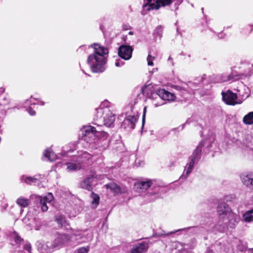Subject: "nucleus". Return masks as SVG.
Returning a JSON list of instances; mask_svg holds the SVG:
<instances>
[{
  "instance_id": "1",
  "label": "nucleus",
  "mask_w": 253,
  "mask_h": 253,
  "mask_svg": "<svg viewBox=\"0 0 253 253\" xmlns=\"http://www.w3.org/2000/svg\"><path fill=\"white\" fill-rule=\"evenodd\" d=\"M94 49L93 54L87 58V63H106L109 54V49L99 43H94L91 45Z\"/></svg>"
},
{
  "instance_id": "2",
  "label": "nucleus",
  "mask_w": 253,
  "mask_h": 253,
  "mask_svg": "<svg viewBox=\"0 0 253 253\" xmlns=\"http://www.w3.org/2000/svg\"><path fill=\"white\" fill-rule=\"evenodd\" d=\"M175 0H147V2L143 5L144 7H147V10H158L161 7L170 5Z\"/></svg>"
},
{
  "instance_id": "3",
  "label": "nucleus",
  "mask_w": 253,
  "mask_h": 253,
  "mask_svg": "<svg viewBox=\"0 0 253 253\" xmlns=\"http://www.w3.org/2000/svg\"><path fill=\"white\" fill-rule=\"evenodd\" d=\"M222 95L223 101L228 105H235L242 102V100L238 98L236 94L230 90H228L225 92H222Z\"/></svg>"
},
{
  "instance_id": "4",
  "label": "nucleus",
  "mask_w": 253,
  "mask_h": 253,
  "mask_svg": "<svg viewBox=\"0 0 253 253\" xmlns=\"http://www.w3.org/2000/svg\"><path fill=\"white\" fill-rule=\"evenodd\" d=\"M53 199V196L51 193H49L45 196H37L36 200L40 202V206L42 211H46L48 208L47 206V203H50Z\"/></svg>"
},
{
  "instance_id": "5",
  "label": "nucleus",
  "mask_w": 253,
  "mask_h": 253,
  "mask_svg": "<svg viewBox=\"0 0 253 253\" xmlns=\"http://www.w3.org/2000/svg\"><path fill=\"white\" fill-rule=\"evenodd\" d=\"M132 48L127 45H121L119 48V56L125 60H128L130 58L132 55Z\"/></svg>"
},
{
  "instance_id": "6",
  "label": "nucleus",
  "mask_w": 253,
  "mask_h": 253,
  "mask_svg": "<svg viewBox=\"0 0 253 253\" xmlns=\"http://www.w3.org/2000/svg\"><path fill=\"white\" fill-rule=\"evenodd\" d=\"M152 184L151 180L142 181L135 183L134 185V189L139 193L145 192L148 189Z\"/></svg>"
},
{
  "instance_id": "7",
  "label": "nucleus",
  "mask_w": 253,
  "mask_h": 253,
  "mask_svg": "<svg viewBox=\"0 0 253 253\" xmlns=\"http://www.w3.org/2000/svg\"><path fill=\"white\" fill-rule=\"evenodd\" d=\"M71 240V237L66 234H58L56 238L54 239L52 247L53 248L57 247L61 245H63Z\"/></svg>"
},
{
  "instance_id": "8",
  "label": "nucleus",
  "mask_w": 253,
  "mask_h": 253,
  "mask_svg": "<svg viewBox=\"0 0 253 253\" xmlns=\"http://www.w3.org/2000/svg\"><path fill=\"white\" fill-rule=\"evenodd\" d=\"M222 218L224 223L231 227L234 226L239 219L238 215L233 213L231 210L225 215L224 218Z\"/></svg>"
},
{
  "instance_id": "9",
  "label": "nucleus",
  "mask_w": 253,
  "mask_h": 253,
  "mask_svg": "<svg viewBox=\"0 0 253 253\" xmlns=\"http://www.w3.org/2000/svg\"><path fill=\"white\" fill-rule=\"evenodd\" d=\"M105 186L107 189H109L111 192L114 193L115 194L125 193L127 191V189L126 187H121L114 182L106 184L105 185Z\"/></svg>"
},
{
  "instance_id": "10",
  "label": "nucleus",
  "mask_w": 253,
  "mask_h": 253,
  "mask_svg": "<svg viewBox=\"0 0 253 253\" xmlns=\"http://www.w3.org/2000/svg\"><path fill=\"white\" fill-rule=\"evenodd\" d=\"M157 94L159 95L160 98L165 100L172 101L175 99V96L174 94L164 89H159L157 90Z\"/></svg>"
},
{
  "instance_id": "11",
  "label": "nucleus",
  "mask_w": 253,
  "mask_h": 253,
  "mask_svg": "<svg viewBox=\"0 0 253 253\" xmlns=\"http://www.w3.org/2000/svg\"><path fill=\"white\" fill-rule=\"evenodd\" d=\"M72 235L76 237V240H82L84 242L90 241L93 238L91 232H88L85 235L84 233L77 231L74 232Z\"/></svg>"
},
{
  "instance_id": "12",
  "label": "nucleus",
  "mask_w": 253,
  "mask_h": 253,
  "mask_svg": "<svg viewBox=\"0 0 253 253\" xmlns=\"http://www.w3.org/2000/svg\"><path fill=\"white\" fill-rule=\"evenodd\" d=\"M103 113H105L103 118L104 125L109 127L111 126L113 124L115 120L114 115L107 108H106L103 110Z\"/></svg>"
},
{
  "instance_id": "13",
  "label": "nucleus",
  "mask_w": 253,
  "mask_h": 253,
  "mask_svg": "<svg viewBox=\"0 0 253 253\" xmlns=\"http://www.w3.org/2000/svg\"><path fill=\"white\" fill-rule=\"evenodd\" d=\"M242 182L247 187L253 189V174L244 173L240 176Z\"/></svg>"
},
{
  "instance_id": "14",
  "label": "nucleus",
  "mask_w": 253,
  "mask_h": 253,
  "mask_svg": "<svg viewBox=\"0 0 253 253\" xmlns=\"http://www.w3.org/2000/svg\"><path fill=\"white\" fill-rule=\"evenodd\" d=\"M95 177L93 175L87 177L81 182V187L88 191L91 190L92 189V185L95 182Z\"/></svg>"
},
{
  "instance_id": "15",
  "label": "nucleus",
  "mask_w": 253,
  "mask_h": 253,
  "mask_svg": "<svg viewBox=\"0 0 253 253\" xmlns=\"http://www.w3.org/2000/svg\"><path fill=\"white\" fill-rule=\"evenodd\" d=\"M84 139L87 141H90L88 138L94 139L96 131L95 128L92 126H86L84 128Z\"/></svg>"
},
{
  "instance_id": "16",
  "label": "nucleus",
  "mask_w": 253,
  "mask_h": 253,
  "mask_svg": "<svg viewBox=\"0 0 253 253\" xmlns=\"http://www.w3.org/2000/svg\"><path fill=\"white\" fill-rule=\"evenodd\" d=\"M230 208L225 203H221L218 205L217 212L221 218H224L225 215L229 212Z\"/></svg>"
},
{
  "instance_id": "17",
  "label": "nucleus",
  "mask_w": 253,
  "mask_h": 253,
  "mask_svg": "<svg viewBox=\"0 0 253 253\" xmlns=\"http://www.w3.org/2000/svg\"><path fill=\"white\" fill-rule=\"evenodd\" d=\"M147 243L142 242L136 245L131 250V253H143L148 249Z\"/></svg>"
},
{
  "instance_id": "18",
  "label": "nucleus",
  "mask_w": 253,
  "mask_h": 253,
  "mask_svg": "<svg viewBox=\"0 0 253 253\" xmlns=\"http://www.w3.org/2000/svg\"><path fill=\"white\" fill-rule=\"evenodd\" d=\"M204 145L203 142H201L197 146V148L195 149L191 157V160L197 162L200 157V153L202 150V148Z\"/></svg>"
},
{
  "instance_id": "19",
  "label": "nucleus",
  "mask_w": 253,
  "mask_h": 253,
  "mask_svg": "<svg viewBox=\"0 0 253 253\" xmlns=\"http://www.w3.org/2000/svg\"><path fill=\"white\" fill-rule=\"evenodd\" d=\"M66 165L67 166V169L69 171L79 170L82 168L81 163L78 162L77 160L76 162L67 163Z\"/></svg>"
},
{
  "instance_id": "20",
  "label": "nucleus",
  "mask_w": 253,
  "mask_h": 253,
  "mask_svg": "<svg viewBox=\"0 0 253 253\" xmlns=\"http://www.w3.org/2000/svg\"><path fill=\"white\" fill-rule=\"evenodd\" d=\"M93 73H101L106 69L105 64H89Z\"/></svg>"
},
{
  "instance_id": "21",
  "label": "nucleus",
  "mask_w": 253,
  "mask_h": 253,
  "mask_svg": "<svg viewBox=\"0 0 253 253\" xmlns=\"http://www.w3.org/2000/svg\"><path fill=\"white\" fill-rule=\"evenodd\" d=\"M91 206L92 208L94 209L97 207L99 203L100 197L99 196L93 192H92L90 195Z\"/></svg>"
},
{
  "instance_id": "22",
  "label": "nucleus",
  "mask_w": 253,
  "mask_h": 253,
  "mask_svg": "<svg viewBox=\"0 0 253 253\" xmlns=\"http://www.w3.org/2000/svg\"><path fill=\"white\" fill-rule=\"evenodd\" d=\"M16 203L22 208H26L28 206L30 201L29 200L23 197H20L16 200Z\"/></svg>"
},
{
  "instance_id": "23",
  "label": "nucleus",
  "mask_w": 253,
  "mask_h": 253,
  "mask_svg": "<svg viewBox=\"0 0 253 253\" xmlns=\"http://www.w3.org/2000/svg\"><path fill=\"white\" fill-rule=\"evenodd\" d=\"M243 219L246 222H253V209L246 212L243 215Z\"/></svg>"
},
{
  "instance_id": "24",
  "label": "nucleus",
  "mask_w": 253,
  "mask_h": 253,
  "mask_svg": "<svg viewBox=\"0 0 253 253\" xmlns=\"http://www.w3.org/2000/svg\"><path fill=\"white\" fill-rule=\"evenodd\" d=\"M90 158L89 154L86 152L83 153L80 156L77 158L78 162H80L82 164V167H83V164L85 163Z\"/></svg>"
},
{
  "instance_id": "25",
  "label": "nucleus",
  "mask_w": 253,
  "mask_h": 253,
  "mask_svg": "<svg viewBox=\"0 0 253 253\" xmlns=\"http://www.w3.org/2000/svg\"><path fill=\"white\" fill-rule=\"evenodd\" d=\"M43 155L46 157L49 161H53L56 159V154L50 149H48L45 150Z\"/></svg>"
},
{
  "instance_id": "26",
  "label": "nucleus",
  "mask_w": 253,
  "mask_h": 253,
  "mask_svg": "<svg viewBox=\"0 0 253 253\" xmlns=\"http://www.w3.org/2000/svg\"><path fill=\"white\" fill-rule=\"evenodd\" d=\"M243 121L245 124H253V112H251L245 115L243 118Z\"/></svg>"
},
{
  "instance_id": "27",
  "label": "nucleus",
  "mask_w": 253,
  "mask_h": 253,
  "mask_svg": "<svg viewBox=\"0 0 253 253\" xmlns=\"http://www.w3.org/2000/svg\"><path fill=\"white\" fill-rule=\"evenodd\" d=\"M138 117L137 115H129L126 117L125 121L130 123L132 125H134L137 122Z\"/></svg>"
},
{
  "instance_id": "28",
  "label": "nucleus",
  "mask_w": 253,
  "mask_h": 253,
  "mask_svg": "<svg viewBox=\"0 0 253 253\" xmlns=\"http://www.w3.org/2000/svg\"><path fill=\"white\" fill-rule=\"evenodd\" d=\"M222 248H223V252H224V253H233V252L232 248L229 244L225 246L223 245L219 248L220 249H221Z\"/></svg>"
},
{
  "instance_id": "29",
  "label": "nucleus",
  "mask_w": 253,
  "mask_h": 253,
  "mask_svg": "<svg viewBox=\"0 0 253 253\" xmlns=\"http://www.w3.org/2000/svg\"><path fill=\"white\" fill-rule=\"evenodd\" d=\"M25 182L27 184H31L33 183H36L37 182L38 179L36 178L32 177H26L24 179H23Z\"/></svg>"
},
{
  "instance_id": "30",
  "label": "nucleus",
  "mask_w": 253,
  "mask_h": 253,
  "mask_svg": "<svg viewBox=\"0 0 253 253\" xmlns=\"http://www.w3.org/2000/svg\"><path fill=\"white\" fill-rule=\"evenodd\" d=\"M196 162H195L191 160L186 170V173L187 175H188L191 172Z\"/></svg>"
},
{
  "instance_id": "31",
  "label": "nucleus",
  "mask_w": 253,
  "mask_h": 253,
  "mask_svg": "<svg viewBox=\"0 0 253 253\" xmlns=\"http://www.w3.org/2000/svg\"><path fill=\"white\" fill-rule=\"evenodd\" d=\"M163 28L162 26H158L155 31L154 34L157 35L159 36L160 38H161L162 37L163 34Z\"/></svg>"
},
{
  "instance_id": "32",
  "label": "nucleus",
  "mask_w": 253,
  "mask_h": 253,
  "mask_svg": "<svg viewBox=\"0 0 253 253\" xmlns=\"http://www.w3.org/2000/svg\"><path fill=\"white\" fill-rule=\"evenodd\" d=\"M56 220L59 226L62 227L63 226V223L65 221V217L62 215H59L56 217Z\"/></svg>"
},
{
  "instance_id": "33",
  "label": "nucleus",
  "mask_w": 253,
  "mask_h": 253,
  "mask_svg": "<svg viewBox=\"0 0 253 253\" xmlns=\"http://www.w3.org/2000/svg\"><path fill=\"white\" fill-rule=\"evenodd\" d=\"M12 237L17 244H19L22 241V239L16 233L13 234Z\"/></svg>"
},
{
  "instance_id": "34",
  "label": "nucleus",
  "mask_w": 253,
  "mask_h": 253,
  "mask_svg": "<svg viewBox=\"0 0 253 253\" xmlns=\"http://www.w3.org/2000/svg\"><path fill=\"white\" fill-rule=\"evenodd\" d=\"M89 247L86 246L85 247H81L78 249V253H87L89 252Z\"/></svg>"
},
{
  "instance_id": "35",
  "label": "nucleus",
  "mask_w": 253,
  "mask_h": 253,
  "mask_svg": "<svg viewBox=\"0 0 253 253\" xmlns=\"http://www.w3.org/2000/svg\"><path fill=\"white\" fill-rule=\"evenodd\" d=\"M155 59V57L154 56H152L149 54L147 58V63H153V61Z\"/></svg>"
},
{
  "instance_id": "36",
  "label": "nucleus",
  "mask_w": 253,
  "mask_h": 253,
  "mask_svg": "<svg viewBox=\"0 0 253 253\" xmlns=\"http://www.w3.org/2000/svg\"><path fill=\"white\" fill-rule=\"evenodd\" d=\"M24 249H25V250H27L29 252H30L31 250V245L30 244H26L24 246Z\"/></svg>"
},
{
  "instance_id": "37",
  "label": "nucleus",
  "mask_w": 253,
  "mask_h": 253,
  "mask_svg": "<svg viewBox=\"0 0 253 253\" xmlns=\"http://www.w3.org/2000/svg\"><path fill=\"white\" fill-rule=\"evenodd\" d=\"M27 111L32 116L35 115L36 114L35 111L33 110L31 107H29L27 109Z\"/></svg>"
},
{
  "instance_id": "38",
  "label": "nucleus",
  "mask_w": 253,
  "mask_h": 253,
  "mask_svg": "<svg viewBox=\"0 0 253 253\" xmlns=\"http://www.w3.org/2000/svg\"><path fill=\"white\" fill-rule=\"evenodd\" d=\"M146 107H145L143 109V116H142V122L143 124L144 123L145 116H146Z\"/></svg>"
},
{
  "instance_id": "39",
  "label": "nucleus",
  "mask_w": 253,
  "mask_h": 253,
  "mask_svg": "<svg viewBox=\"0 0 253 253\" xmlns=\"http://www.w3.org/2000/svg\"><path fill=\"white\" fill-rule=\"evenodd\" d=\"M41 226V223L40 222H37L36 221V225L34 227V229L35 230H38L40 229Z\"/></svg>"
},
{
  "instance_id": "40",
  "label": "nucleus",
  "mask_w": 253,
  "mask_h": 253,
  "mask_svg": "<svg viewBox=\"0 0 253 253\" xmlns=\"http://www.w3.org/2000/svg\"><path fill=\"white\" fill-rule=\"evenodd\" d=\"M241 95L242 96V98L245 99H246L247 98H248L250 94L248 93H247L246 94H241Z\"/></svg>"
},
{
  "instance_id": "41",
  "label": "nucleus",
  "mask_w": 253,
  "mask_h": 253,
  "mask_svg": "<svg viewBox=\"0 0 253 253\" xmlns=\"http://www.w3.org/2000/svg\"><path fill=\"white\" fill-rule=\"evenodd\" d=\"M248 253H253V249H250V250H249Z\"/></svg>"
},
{
  "instance_id": "42",
  "label": "nucleus",
  "mask_w": 253,
  "mask_h": 253,
  "mask_svg": "<svg viewBox=\"0 0 253 253\" xmlns=\"http://www.w3.org/2000/svg\"><path fill=\"white\" fill-rule=\"evenodd\" d=\"M219 246H220V245H218V244H216V245H215V247L217 249H218L219 247Z\"/></svg>"
},
{
  "instance_id": "43",
  "label": "nucleus",
  "mask_w": 253,
  "mask_h": 253,
  "mask_svg": "<svg viewBox=\"0 0 253 253\" xmlns=\"http://www.w3.org/2000/svg\"><path fill=\"white\" fill-rule=\"evenodd\" d=\"M244 90L245 91H249V88L248 87H246V86H244Z\"/></svg>"
},
{
  "instance_id": "44",
  "label": "nucleus",
  "mask_w": 253,
  "mask_h": 253,
  "mask_svg": "<svg viewBox=\"0 0 253 253\" xmlns=\"http://www.w3.org/2000/svg\"><path fill=\"white\" fill-rule=\"evenodd\" d=\"M168 60L169 62H171L172 60V59L171 58H170V57H169Z\"/></svg>"
},
{
  "instance_id": "45",
  "label": "nucleus",
  "mask_w": 253,
  "mask_h": 253,
  "mask_svg": "<svg viewBox=\"0 0 253 253\" xmlns=\"http://www.w3.org/2000/svg\"><path fill=\"white\" fill-rule=\"evenodd\" d=\"M147 88V87H145L143 89V91H145V89Z\"/></svg>"
},
{
  "instance_id": "46",
  "label": "nucleus",
  "mask_w": 253,
  "mask_h": 253,
  "mask_svg": "<svg viewBox=\"0 0 253 253\" xmlns=\"http://www.w3.org/2000/svg\"><path fill=\"white\" fill-rule=\"evenodd\" d=\"M116 66H117V67H119L120 64H116Z\"/></svg>"
},
{
  "instance_id": "47",
  "label": "nucleus",
  "mask_w": 253,
  "mask_h": 253,
  "mask_svg": "<svg viewBox=\"0 0 253 253\" xmlns=\"http://www.w3.org/2000/svg\"><path fill=\"white\" fill-rule=\"evenodd\" d=\"M129 34H130V35L132 34V32H129Z\"/></svg>"
},
{
  "instance_id": "48",
  "label": "nucleus",
  "mask_w": 253,
  "mask_h": 253,
  "mask_svg": "<svg viewBox=\"0 0 253 253\" xmlns=\"http://www.w3.org/2000/svg\"><path fill=\"white\" fill-rule=\"evenodd\" d=\"M222 251H217V252H222Z\"/></svg>"
},
{
  "instance_id": "49",
  "label": "nucleus",
  "mask_w": 253,
  "mask_h": 253,
  "mask_svg": "<svg viewBox=\"0 0 253 253\" xmlns=\"http://www.w3.org/2000/svg\"><path fill=\"white\" fill-rule=\"evenodd\" d=\"M99 110H100V112L101 113L102 112V109H99Z\"/></svg>"
},
{
  "instance_id": "50",
  "label": "nucleus",
  "mask_w": 253,
  "mask_h": 253,
  "mask_svg": "<svg viewBox=\"0 0 253 253\" xmlns=\"http://www.w3.org/2000/svg\"><path fill=\"white\" fill-rule=\"evenodd\" d=\"M155 106H156V107H157V106H158V105H157L156 104H155Z\"/></svg>"
}]
</instances>
